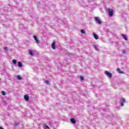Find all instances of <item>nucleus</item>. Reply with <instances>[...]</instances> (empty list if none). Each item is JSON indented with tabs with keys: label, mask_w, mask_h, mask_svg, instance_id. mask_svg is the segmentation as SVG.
Segmentation results:
<instances>
[{
	"label": "nucleus",
	"mask_w": 129,
	"mask_h": 129,
	"mask_svg": "<svg viewBox=\"0 0 129 129\" xmlns=\"http://www.w3.org/2000/svg\"><path fill=\"white\" fill-rule=\"evenodd\" d=\"M108 14H109V17H112V16H113V10L110 8H108Z\"/></svg>",
	"instance_id": "f257e3e1"
},
{
	"label": "nucleus",
	"mask_w": 129,
	"mask_h": 129,
	"mask_svg": "<svg viewBox=\"0 0 129 129\" xmlns=\"http://www.w3.org/2000/svg\"><path fill=\"white\" fill-rule=\"evenodd\" d=\"M117 72H118V73H119L120 74H124V72H123V71H121V70H120V69L119 68H117Z\"/></svg>",
	"instance_id": "0eeeda50"
},
{
	"label": "nucleus",
	"mask_w": 129,
	"mask_h": 129,
	"mask_svg": "<svg viewBox=\"0 0 129 129\" xmlns=\"http://www.w3.org/2000/svg\"><path fill=\"white\" fill-rule=\"evenodd\" d=\"M1 93L3 95H6V92H5V91H2Z\"/></svg>",
	"instance_id": "aec40b11"
},
{
	"label": "nucleus",
	"mask_w": 129,
	"mask_h": 129,
	"mask_svg": "<svg viewBox=\"0 0 129 129\" xmlns=\"http://www.w3.org/2000/svg\"><path fill=\"white\" fill-rule=\"evenodd\" d=\"M12 62L14 64H17V60L16 59H13Z\"/></svg>",
	"instance_id": "f3484780"
},
{
	"label": "nucleus",
	"mask_w": 129,
	"mask_h": 129,
	"mask_svg": "<svg viewBox=\"0 0 129 129\" xmlns=\"http://www.w3.org/2000/svg\"><path fill=\"white\" fill-rule=\"evenodd\" d=\"M33 38L36 41V43H40V41H39V40H38V38H37V36H36V35H34Z\"/></svg>",
	"instance_id": "9b49d317"
},
{
	"label": "nucleus",
	"mask_w": 129,
	"mask_h": 129,
	"mask_svg": "<svg viewBox=\"0 0 129 129\" xmlns=\"http://www.w3.org/2000/svg\"><path fill=\"white\" fill-rule=\"evenodd\" d=\"M24 98L26 101H29V100L30 99V97H29V95H24Z\"/></svg>",
	"instance_id": "423d86ee"
},
{
	"label": "nucleus",
	"mask_w": 129,
	"mask_h": 129,
	"mask_svg": "<svg viewBox=\"0 0 129 129\" xmlns=\"http://www.w3.org/2000/svg\"><path fill=\"white\" fill-rule=\"evenodd\" d=\"M94 38L95 39V40H98L99 37L97 34H96L95 33H93Z\"/></svg>",
	"instance_id": "6e6552de"
},
{
	"label": "nucleus",
	"mask_w": 129,
	"mask_h": 129,
	"mask_svg": "<svg viewBox=\"0 0 129 129\" xmlns=\"http://www.w3.org/2000/svg\"><path fill=\"white\" fill-rule=\"evenodd\" d=\"M94 48H95V49H96V45H94Z\"/></svg>",
	"instance_id": "5701e85b"
},
{
	"label": "nucleus",
	"mask_w": 129,
	"mask_h": 129,
	"mask_svg": "<svg viewBox=\"0 0 129 129\" xmlns=\"http://www.w3.org/2000/svg\"><path fill=\"white\" fill-rule=\"evenodd\" d=\"M29 55H30L31 56H34V51H33V50L29 49Z\"/></svg>",
	"instance_id": "1a4fd4ad"
},
{
	"label": "nucleus",
	"mask_w": 129,
	"mask_h": 129,
	"mask_svg": "<svg viewBox=\"0 0 129 129\" xmlns=\"http://www.w3.org/2000/svg\"><path fill=\"white\" fill-rule=\"evenodd\" d=\"M71 121L72 122V123H76V120L75 119H74V118H72L71 119Z\"/></svg>",
	"instance_id": "f8f14e48"
},
{
	"label": "nucleus",
	"mask_w": 129,
	"mask_h": 129,
	"mask_svg": "<svg viewBox=\"0 0 129 129\" xmlns=\"http://www.w3.org/2000/svg\"><path fill=\"white\" fill-rule=\"evenodd\" d=\"M0 129H5V128H4V127L1 126V127H0Z\"/></svg>",
	"instance_id": "4be33fe9"
},
{
	"label": "nucleus",
	"mask_w": 129,
	"mask_h": 129,
	"mask_svg": "<svg viewBox=\"0 0 129 129\" xmlns=\"http://www.w3.org/2000/svg\"><path fill=\"white\" fill-rule=\"evenodd\" d=\"M80 79L82 80H84V77H83V76H81L80 77Z\"/></svg>",
	"instance_id": "412c9836"
},
{
	"label": "nucleus",
	"mask_w": 129,
	"mask_h": 129,
	"mask_svg": "<svg viewBox=\"0 0 129 129\" xmlns=\"http://www.w3.org/2000/svg\"><path fill=\"white\" fill-rule=\"evenodd\" d=\"M105 74L107 76V77H109V78H111V77H112V74L109 73V72L107 71L105 72Z\"/></svg>",
	"instance_id": "f03ea898"
},
{
	"label": "nucleus",
	"mask_w": 129,
	"mask_h": 129,
	"mask_svg": "<svg viewBox=\"0 0 129 129\" xmlns=\"http://www.w3.org/2000/svg\"><path fill=\"white\" fill-rule=\"evenodd\" d=\"M123 53H124V51H123Z\"/></svg>",
	"instance_id": "393cba45"
},
{
	"label": "nucleus",
	"mask_w": 129,
	"mask_h": 129,
	"mask_svg": "<svg viewBox=\"0 0 129 129\" xmlns=\"http://www.w3.org/2000/svg\"><path fill=\"white\" fill-rule=\"evenodd\" d=\"M121 36H122V38L124 39V40L127 41V37H126V35L121 34Z\"/></svg>",
	"instance_id": "9d476101"
},
{
	"label": "nucleus",
	"mask_w": 129,
	"mask_h": 129,
	"mask_svg": "<svg viewBox=\"0 0 129 129\" xmlns=\"http://www.w3.org/2000/svg\"><path fill=\"white\" fill-rule=\"evenodd\" d=\"M44 126L45 127H46V128L50 129V127H49V126H48L46 123H44Z\"/></svg>",
	"instance_id": "2eb2a0df"
},
{
	"label": "nucleus",
	"mask_w": 129,
	"mask_h": 129,
	"mask_svg": "<svg viewBox=\"0 0 129 129\" xmlns=\"http://www.w3.org/2000/svg\"><path fill=\"white\" fill-rule=\"evenodd\" d=\"M55 45H56V42H55V40H54V42H53L51 44V47L53 50H55V49H56V46H55Z\"/></svg>",
	"instance_id": "20e7f679"
},
{
	"label": "nucleus",
	"mask_w": 129,
	"mask_h": 129,
	"mask_svg": "<svg viewBox=\"0 0 129 129\" xmlns=\"http://www.w3.org/2000/svg\"><path fill=\"white\" fill-rule=\"evenodd\" d=\"M18 66L20 68L23 67V64H22V62L21 61L18 62Z\"/></svg>",
	"instance_id": "ddd939ff"
},
{
	"label": "nucleus",
	"mask_w": 129,
	"mask_h": 129,
	"mask_svg": "<svg viewBox=\"0 0 129 129\" xmlns=\"http://www.w3.org/2000/svg\"><path fill=\"white\" fill-rule=\"evenodd\" d=\"M95 20L96 22H97L99 24H101V21H100L99 17H95Z\"/></svg>",
	"instance_id": "39448f33"
},
{
	"label": "nucleus",
	"mask_w": 129,
	"mask_h": 129,
	"mask_svg": "<svg viewBox=\"0 0 129 129\" xmlns=\"http://www.w3.org/2000/svg\"><path fill=\"white\" fill-rule=\"evenodd\" d=\"M124 102H125V99L124 98H121L120 100V105L123 106L124 105Z\"/></svg>",
	"instance_id": "7ed1b4c3"
},
{
	"label": "nucleus",
	"mask_w": 129,
	"mask_h": 129,
	"mask_svg": "<svg viewBox=\"0 0 129 129\" xmlns=\"http://www.w3.org/2000/svg\"><path fill=\"white\" fill-rule=\"evenodd\" d=\"M4 50H6V51H9V47H7V46L4 47Z\"/></svg>",
	"instance_id": "dca6fc26"
},
{
	"label": "nucleus",
	"mask_w": 129,
	"mask_h": 129,
	"mask_svg": "<svg viewBox=\"0 0 129 129\" xmlns=\"http://www.w3.org/2000/svg\"><path fill=\"white\" fill-rule=\"evenodd\" d=\"M17 79H18L19 80H22V77H21V76L17 75Z\"/></svg>",
	"instance_id": "4468645a"
},
{
	"label": "nucleus",
	"mask_w": 129,
	"mask_h": 129,
	"mask_svg": "<svg viewBox=\"0 0 129 129\" xmlns=\"http://www.w3.org/2000/svg\"><path fill=\"white\" fill-rule=\"evenodd\" d=\"M45 82L47 84V85H50V82L48 81L45 80Z\"/></svg>",
	"instance_id": "6ab92c4d"
},
{
	"label": "nucleus",
	"mask_w": 129,
	"mask_h": 129,
	"mask_svg": "<svg viewBox=\"0 0 129 129\" xmlns=\"http://www.w3.org/2000/svg\"><path fill=\"white\" fill-rule=\"evenodd\" d=\"M81 33H82V34H85V31L83 29H81Z\"/></svg>",
	"instance_id": "a211bd4d"
},
{
	"label": "nucleus",
	"mask_w": 129,
	"mask_h": 129,
	"mask_svg": "<svg viewBox=\"0 0 129 129\" xmlns=\"http://www.w3.org/2000/svg\"><path fill=\"white\" fill-rule=\"evenodd\" d=\"M15 125H18V123H15Z\"/></svg>",
	"instance_id": "b1692460"
}]
</instances>
